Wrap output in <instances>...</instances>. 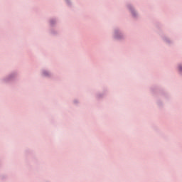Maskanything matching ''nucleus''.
I'll list each match as a JSON object with an SVG mask.
<instances>
[{"mask_svg":"<svg viewBox=\"0 0 182 182\" xmlns=\"http://www.w3.org/2000/svg\"><path fill=\"white\" fill-rule=\"evenodd\" d=\"M179 70H181V67H179Z\"/></svg>","mask_w":182,"mask_h":182,"instance_id":"1","label":"nucleus"}]
</instances>
